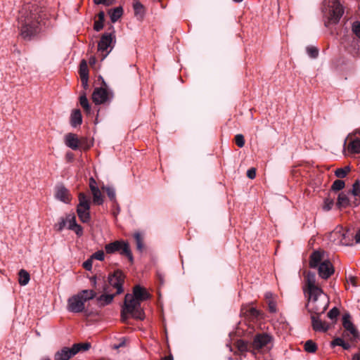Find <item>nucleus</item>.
I'll use <instances>...</instances> for the list:
<instances>
[{
    "mask_svg": "<svg viewBox=\"0 0 360 360\" xmlns=\"http://www.w3.org/2000/svg\"><path fill=\"white\" fill-rule=\"evenodd\" d=\"M41 12V8L32 4H25L20 11L18 17V28L24 39L30 40L39 32Z\"/></svg>",
    "mask_w": 360,
    "mask_h": 360,
    "instance_id": "1",
    "label": "nucleus"
},
{
    "mask_svg": "<svg viewBox=\"0 0 360 360\" xmlns=\"http://www.w3.org/2000/svg\"><path fill=\"white\" fill-rule=\"evenodd\" d=\"M305 293L308 295L307 308L316 315L323 314L329 305V297L323 292L316 281V276L309 272L306 276Z\"/></svg>",
    "mask_w": 360,
    "mask_h": 360,
    "instance_id": "2",
    "label": "nucleus"
},
{
    "mask_svg": "<svg viewBox=\"0 0 360 360\" xmlns=\"http://www.w3.org/2000/svg\"><path fill=\"white\" fill-rule=\"evenodd\" d=\"M96 293L92 290H84L68 300L67 309L72 313H80L85 309V302L94 299Z\"/></svg>",
    "mask_w": 360,
    "mask_h": 360,
    "instance_id": "3",
    "label": "nucleus"
},
{
    "mask_svg": "<svg viewBox=\"0 0 360 360\" xmlns=\"http://www.w3.org/2000/svg\"><path fill=\"white\" fill-rule=\"evenodd\" d=\"M129 314L136 319L143 320L144 319V312L141 307V302L134 299L131 294H127L125 295L124 305L121 311L122 321H126Z\"/></svg>",
    "mask_w": 360,
    "mask_h": 360,
    "instance_id": "4",
    "label": "nucleus"
},
{
    "mask_svg": "<svg viewBox=\"0 0 360 360\" xmlns=\"http://www.w3.org/2000/svg\"><path fill=\"white\" fill-rule=\"evenodd\" d=\"M325 9L328 12V22L336 24L342 17L344 9L338 0H325Z\"/></svg>",
    "mask_w": 360,
    "mask_h": 360,
    "instance_id": "5",
    "label": "nucleus"
},
{
    "mask_svg": "<svg viewBox=\"0 0 360 360\" xmlns=\"http://www.w3.org/2000/svg\"><path fill=\"white\" fill-rule=\"evenodd\" d=\"M272 337L267 333H259L256 335L251 344L252 352H264L271 347Z\"/></svg>",
    "mask_w": 360,
    "mask_h": 360,
    "instance_id": "6",
    "label": "nucleus"
},
{
    "mask_svg": "<svg viewBox=\"0 0 360 360\" xmlns=\"http://www.w3.org/2000/svg\"><path fill=\"white\" fill-rule=\"evenodd\" d=\"M79 204L77 207V213L81 221L89 222L90 220V199L84 193H79Z\"/></svg>",
    "mask_w": 360,
    "mask_h": 360,
    "instance_id": "7",
    "label": "nucleus"
},
{
    "mask_svg": "<svg viewBox=\"0 0 360 360\" xmlns=\"http://www.w3.org/2000/svg\"><path fill=\"white\" fill-rule=\"evenodd\" d=\"M113 98V93L105 87L96 88L92 94V100L95 104L110 102Z\"/></svg>",
    "mask_w": 360,
    "mask_h": 360,
    "instance_id": "8",
    "label": "nucleus"
},
{
    "mask_svg": "<svg viewBox=\"0 0 360 360\" xmlns=\"http://www.w3.org/2000/svg\"><path fill=\"white\" fill-rule=\"evenodd\" d=\"M112 40L113 37L112 34L105 33L102 35L98 45V51L100 53L102 60L110 52L111 49L108 50V48H110Z\"/></svg>",
    "mask_w": 360,
    "mask_h": 360,
    "instance_id": "9",
    "label": "nucleus"
},
{
    "mask_svg": "<svg viewBox=\"0 0 360 360\" xmlns=\"http://www.w3.org/2000/svg\"><path fill=\"white\" fill-rule=\"evenodd\" d=\"M124 281V276L120 271H116L109 276V285L116 289V295L121 294L123 292L122 285Z\"/></svg>",
    "mask_w": 360,
    "mask_h": 360,
    "instance_id": "10",
    "label": "nucleus"
},
{
    "mask_svg": "<svg viewBox=\"0 0 360 360\" xmlns=\"http://www.w3.org/2000/svg\"><path fill=\"white\" fill-rule=\"evenodd\" d=\"M317 267L319 276L323 279L328 278L334 273L333 266L328 259L323 260Z\"/></svg>",
    "mask_w": 360,
    "mask_h": 360,
    "instance_id": "11",
    "label": "nucleus"
},
{
    "mask_svg": "<svg viewBox=\"0 0 360 360\" xmlns=\"http://www.w3.org/2000/svg\"><path fill=\"white\" fill-rule=\"evenodd\" d=\"M64 220L65 221L66 226L70 230L75 231L78 236H81L83 234V229L80 225L77 224L76 217L74 214H68L64 218Z\"/></svg>",
    "mask_w": 360,
    "mask_h": 360,
    "instance_id": "12",
    "label": "nucleus"
},
{
    "mask_svg": "<svg viewBox=\"0 0 360 360\" xmlns=\"http://www.w3.org/2000/svg\"><path fill=\"white\" fill-rule=\"evenodd\" d=\"M350 315L345 314L342 317V325L345 329L351 335L350 339H356L359 337V332L350 320Z\"/></svg>",
    "mask_w": 360,
    "mask_h": 360,
    "instance_id": "13",
    "label": "nucleus"
},
{
    "mask_svg": "<svg viewBox=\"0 0 360 360\" xmlns=\"http://www.w3.org/2000/svg\"><path fill=\"white\" fill-rule=\"evenodd\" d=\"M327 259L324 251L321 250L314 251L310 256L309 266L311 268H316L323 260Z\"/></svg>",
    "mask_w": 360,
    "mask_h": 360,
    "instance_id": "14",
    "label": "nucleus"
},
{
    "mask_svg": "<svg viewBox=\"0 0 360 360\" xmlns=\"http://www.w3.org/2000/svg\"><path fill=\"white\" fill-rule=\"evenodd\" d=\"M55 196L58 200L65 203H69L71 200V195L69 191L63 186L56 187Z\"/></svg>",
    "mask_w": 360,
    "mask_h": 360,
    "instance_id": "15",
    "label": "nucleus"
},
{
    "mask_svg": "<svg viewBox=\"0 0 360 360\" xmlns=\"http://www.w3.org/2000/svg\"><path fill=\"white\" fill-rule=\"evenodd\" d=\"M65 145L72 150H77L80 146V141L77 136L72 133L67 134L64 137Z\"/></svg>",
    "mask_w": 360,
    "mask_h": 360,
    "instance_id": "16",
    "label": "nucleus"
},
{
    "mask_svg": "<svg viewBox=\"0 0 360 360\" xmlns=\"http://www.w3.org/2000/svg\"><path fill=\"white\" fill-rule=\"evenodd\" d=\"M75 355L72 347H63L55 354V360H69Z\"/></svg>",
    "mask_w": 360,
    "mask_h": 360,
    "instance_id": "17",
    "label": "nucleus"
},
{
    "mask_svg": "<svg viewBox=\"0 0 360 360\" xmlns=\"http://www.w3.org/2000/svg\"><path fill=\"white\" fill-rule=\"evenodd\" d=\"M312 326L314 330L326 332L328 330L329 326L325 321H322L319 319L318 315L311 316Z\"/></svg>",
    "mask_w": 360,
    "mask_h": 360,
    "instance_id": "18",
    "label": "nucleus"
},
{
    "mask_svg": "<svg viewBox=\"0 0 360 360\" xmlns=\"http://www.w3.org/2000/svg\"><path fill=\"white\" fill-rule=\"evenodd\" d=\"M134 299L139 300V302L144 301L149 298V294L145 288L140 285H136L133 290V294H131Z\"/></svg>",
    "mask_w": 360,
    "mask_h": 360,
    "instance_id": "19",
    "label": "nucleus"
},
{
    "mask_svg": "<svg viewBox=\"0 0 360 360\" xmlns=\"http://www.w3.org/2000/svg\"><path fill=\"white\" fill-rule=\"evenodd\" d=\"M347 150L350 153H360V136L351 139L347 146Z\"/></svg>",
    "mask_w": 360,
    "mask_h": 360,
    "instance_id": "20",
    "label": "nucleus"
},
{
    "mask_svg": "<svg viewBox=\"0 0 360 360\" xmlns=\"http://www.w3.org/2000/svg\"><path fill=\"white\" fill-rule=\"evenodd\" d=\"M133 8L136 18L141 20L145 14V8L143 4L138 0H134Z\"/></svg>",
    "mask_w": 360,
    "mask_h": 360,
    "instance_id": "21",
    "label": "nucleus"
},
{
    "mask_svg": "<svg viewBox=\"0 0 360 360\" xmlns=\"http://www.w3.org/2000/svg\"><path fill=\"white\" fill-rule=\"evenodd\" d=\"M346 233L347 232H345L342 230H335L330 234V238H334V241L336 240V238L338 240V241L336 243L338 244L341 245H347V241L345 240L346 238Z\"/></svg>",
    "mask_w": 360,
    "mask_h": 360,
    "instance_id": "22",
    "label": "nucleus"
},
{
    "mask_svg": "<svg viewBox=\"0 0 360 360\" xmlns=\"http://www.w3.org/2000/svg\"><path fill=\"white\" fill-rule=\"evenodd\" d=\"M108 13L110 15L111 21L112 22H115L122 15V14H123V8H122V6H118V7L115 8L113 9L109 10Z\"/></svg>",
    "mask_w": 360,
    "mask_h": 360,
    "instance_id": "23",
    "label": "nucleus"
},
{
    "mask_svg": "<svg viewBox=\"0 0 360 360\" xmlns=\"http://www.w3.org/2000/svg\"><path fill=\"white\" fill-rule=\"evenodd\" d=\"M91 193L93 195V201L95 204L101 205L103 202V196L101 191L98 187L91 188Z\"/></svg>",
    "mask_w": 360,
    "mask_h": 360,
    "instance_id": "24",
    "label": "nucleus"
},
{
    "mask_svg": "<svg viewBox=\"0 0 360 360\" xmlns=\"http://www.w3.org/2000/svg\"><path fill=\"white\" fill-rule=\"evenodd\" d=\"M337 205L340 208H345L349 205V200L344 193H340L338 198Z\"/></svg>",
    "mask_w": 360,
    "mask_h": 360,
    "instance_id": "25",
    "label": "nucleus"
},
{
    "mask_svg": "<svg viewBox=\"0 0 360 360\" xmlns=\"http://www.w3.org/2000/svg\"><path fill=\"white\" fill-rule=\"evenodd\" d=\"M122 245V241H115L113 243L107 244L105 247V251L108 254L114 253L116 251H119L120 250V246Z\"/></svg>",
    "mask_w": 360,
    "mask_h": 360,
    "instance_id": "26",
    "label": "nucleus"
},
{
    "mask_svg": "<svg viewBox=\"0 0 360 360\" xmlns=\"http://www.w3.org/2000/svg\"><path fill=\"white\" fill-rule=\"evenodd\" d=\"M82 123V115L79 110H75L71 114V124L77 127Z\"/></svg>",
    "mask_w": 360,
    "mask_h": 360,
    "instance_id": "27",
    "label": "nucleus"
},
{
    "mask_svg": "<svg viewBox=\"0 0 360 360\" xmlns=\"http://www.w3.org/2000/svg\"><path fill=\"white\" fill-rule=\"evenodd\" d=\"M72 347L75 351V354H77L79 352L89 350L91 348V344L89 342L77 343L74 344Z\"/></svg>",
    "mask_w": 360,
    "mask_h": 360,
    "instance_id": "28",
    "label": "nucleus"
},
{
    "mask_svg": "<svg viewBox=\"0 0 360 360\" xmlns=\"http://www.w3.org/2000/svg\"><path fill=\"white\" fill-rule=\"evenodd\" d=\"M18 275H19V283L21 285H25L29 283L30 274L27 271H25L24 269H21L19 271Z\"/></svg>",
    "mask_w": 360,
    "mask_h": 360,
    "instance_id": "29",
    "label": "nucleus"
},
{
    "mask_svg": "<svg viewBox=\"0 0 360 360\" xmlns=\"http://www.w3.org/2000/svg\"><path fill=\"white\" fill-rule=\"evenodd\" d=\"M120 250H121V254L127 256L130 261H132V255L129 249V245L127 243L122 241V245L120 246Z\"/></svg>",
    "mask_w": 360,
    "mask_h": 360,
    "instance_id": "30",
    "label": "nucleus"
},
{
    "mask_svg": "<svg viewBox=\"0 0 360 360\" xmlns=\"http://www.w3.org/2000/svg\"><path fill=\"white\" fill-rule=\"evenodd\" d=\"M79 75L81 77H89V70L85 60H82L79 65Z\"/></svg>",
    "mask_w": 360,
    "mask_h": 360,
    "instance_id": "31",
    "label": "nucleus"
},
{
    "mask_svg": "<svg viewBox=\"0 0 360 360\" xmlns=\"http://www.w3.org/2000/svg\"><path fill=\"white\" fill-rule=\"evenodd\" d=\"M331 345L333 347H335V346H341L343 347V349H349L350 348V345L348 344V343H346L342 338H337L335 339H334L332 342H331Z\"/></svg>",
    "mask_w": 360,
    "mask_h": 360,
    "instance_id": "32",
    "label": "nucleus"
},
{
    "mask_svg": "<svg viewBox=\"0 0 360 360\" xmlns=\"http://www.w3.org/2000/svg\"><path fill=\"white\" fill-rule=\"evenodd\" d=\"M304 349L306 352L309 353H314L317 349V346L314 342L309 340H307L304 344Z\"/></svg>",
    "mask_w": 360,
    "mask_h": 360,
    "instance_id": "33",
    "label": "nucleus"
},
{
    "mask_svg": "<svg viewBox=\"0 0 360 360\" xmlns=\"http://www.w3.org/2000/svg\"><path fill=\"white\" fill-rule=\"evenodd\" d=\"M114 298V295H102L98 299V302L102 305L110 303Z\"/></svg>",
    "mask_w": 360,
    "mask_h": 360,
    "instance_id": "34",
    "label": "nucleus"
},
{
    "mask_svg": "<svg viewBox=\"0 0 360 360\" xmlns=\"http://www.w3.org/2000/svg\"><path fill=\"white\" fill-rule=\"evenodd\" d=\"M350 171L349 167H345L344 168L337 169L335 172V174L338 178H344L347 176L348 172Z\"/></svg>",
    "mask_w": 360,
    "mask_h": 360,
    "instance_id": "35",
    "label": "nucleus"
},
{
    "mask_svg": "<svg viewBox=\"0 0 360 360\" xmlns=\"http://www.w3.org/2000/svg\"><path fill=\"white\" fill-rule=\"evenodd\" d=\"M236 347H237L238 349L241 352H246L250 348V346L248 344V342H246L242 340H239L236 342Z\"/></svg>",
    "mask_w": 360,
    "mask_h": 360,
    "instance_id": "36",
    "label": "nucleus"
},
{
    "mask_svg": "<svg viewBox=\"0 0 360 360\" xmlns=\"http://www.w3.org/2000/svg\"><path fill=\"white\" fill-rule=\"evenodd\" d=\"M79 103L82 107L86 111H90V105L85 94L80 96Z\"/></svg>",
    "mask_w": 360,
    "mask_h": 360,
    "instance_id": "37",
    "label": "nucleus"
},
{
    "mask_svg": "<svg viewBox=\"0 0 360 360\" xmlns=\"http://www.w3.org/2000/svg\"><path fill=\"white\" fill-rule=\"evenodd\" d=\"M345 181L342 180H335L332 185V189L334 191H340L345 187Z\"/></svg>",
    "mask_w": 360,
    "mask_h": 360,
    "instance_id": "38",
    "label": "nucleus"
},
{
    "mask_svg": "<svg viewBox=\"0 0 360 360\" xmlns=\"http://www.w3.org/2000/svg\"><path fill=\"white\" fill-rule=\"evenodd\" d=\"M351 193L354 196H358L360 194V181L359 180L354 183Z\"/></svg>",
    "mask_w": 360,
    "mask_h": 360,
    "instance_id": "39",
    "label": "nucleus"
},
{
    "mask_svg": "<svg viewBox=\"0 0 360 360\" xmlns=\"http://www.w3.org/2000/svg\"><path fill=\"white\" fill-rule=\"evenodd\" d=\"M134 238L136 242V246H137L138 250L141 251L143 248V240H142V237H141V234L139 233H136L134 234Z\"/></svg>",
    "mask_w": 360,
    "mask_h": 360,
    "instance_id": "40",
    "label": "nucleus"
},
{
    "mask_svg": "<svg viewBox=\"0 0 360 360\" xmlns=\"http://www.w3.org/2000/svg\"><path fill=\"white\" fill-rule=\"evenodd\" d=\"M333 200L331 199V198H326L324 200V203H323V209L326 211H329L330 210H331L333 205Z\"/></svg>",
    "mask_w": 360,
    "mask_h": 360,
    "instance_id": "41",
    "label": "nucleus"
},
{
    "mask_svg": "<svg viewBox=\"0 0 360 360\" xmlns=\"http://www.w3.org/2000/svg\"><path fill=\"white\" fill-rule=\"evenodd\" d=\"M102 188L107 193L108 196L111 200H115V191L113 188L110 187H103Z\"/></svg>",
    "mask_w": 360,
    "mask_h": 360,
    "instance_id": "42",
    "label": "nucleus"
},
{
    "mask_svg": "<svg viewBox=\"0 0 360 360\" xmlns=\"http://www.w3.org/2000/svg\"><path fill=\"white\" fill-rule=\"evenodd\" d=\"M235 141L236 145L240 148L243 147L245 145L244 136L242 134H237L235 136Z\"/></svg>",
    "mask_w": 360,
    "mask_h": 360,
    "instance_id": "43",
    "label": "nucleus"
},
{
    "mask_svg": "<svg viewBox=\"0 0 360 360\" xmlns=\"http://www.w3.org/2000/svg\"><path fill=\"white\" fill-rule=\"evenodd\" d=\"M307 53L311 58H316L319 54L318 49L314 46H309L307 49Z\"/></svg>",
    "mask_w": 360,
    "mask_h": 360,
    "instance_id": "44",
    "label": "nucleus"
},
{
    "mask_svg": "<svg viewBox=\"0 0 360 360\" xmlns=\"http://www.w3.org/2000/svg\"><path fill=\"white\" fill-rule=\"evenodd\" d=\"M352 32L359 38H360V22L356 21L352 25Z\"/></svg>",
    "mask_w": 360,
    "mask_h": 360,
    "instance_id": "45",
    "label": "nucleus"
},
{
    "mask_svg": "<svg viewBox=\"0 0 360 360\" xmlns=\"http://www.w3.org/2000/svg\"><path fill=\"white\" fill-rule=\"evenodd\" d=\"M91 257L92 259H95L99 261H103L104 259V252L103 250H98L94 253Z\"/></svg>",
    "mask_w": 360,
    "mask_h": 360,
    "instance_id": "46",
    "label": "nucleus"
},
{
    "mask_svg": "<svg viewBox=\"0 0 360 360\" xmlns=\"http://www.w3.org/2000/svg\"><path fill=\"white\" fill-rule=\"evenodd\" d=\"M339 314V310L336 307H333L328 313V317L330 319H335Z\"/></svg>",
    "mask_w": 360,
    "mask_h": 360,
    "instance_id": "47",
    "label": "nucleus"
},
{
    "mask_svg": "<svg viewBox=\"0 0 360 360\" xmlns=\"http://www.w3.org/2000/svg\"><path fill=\"white\" fill-rule=\"evenodd\" d=\"M66 226L65 221L64 220V218H61L60 221L55 224V229L58 231H61Z\"/></svg>",
    "mask_w": 360,
    "mask_h": 360,
    "instance_id": "48",
    "label": "nucleus"
},
{
    "mask_svg": "<svg viewBox=\"0 0 360 360\" xmlns=\"http://www.w3.org/2000/svg\"><path fill=\"white\" fill-rule=\"evenodd\" d=\"M247 312L248 315L252 318H257L259 315V311L253 307L250 308Z\"/></svg>",
    "mask_w": 360,
    "mask_h": 360,
    "instance_id": "49",
    "label": "nucleus"
},
{
    "mask_svg": "<svg viewBox=\"0 0 360 360\" xmlns=\"http://www.w3.org/2000/svg\"><path fill=\"white\" fill-rule=\"evenodd\" d=\"M96 4H103L105 6H110L114 4V0H93Z\"/></svg>",
    "mask_w": 360,
    "mask_h": 360,
    "instance_id": "50",
    "label": "nucleus"
},
{
    "mask_svg": "<svg viewBox=\"0 0 360 360\" xmlns=\"http://www.w3.org/2000/svg\"><path fill=\"white\" fill-rule=\"evenodd\" d=\"M268 305L271 312L275 313L276 311V303L275 300H269Z\"/></svg>",
    "mask_w": 360,
    "mask_h": 360,
    "instance_id": "51",
    "label": "nucleus"
},
{
    "mask_svg": "<svg viewBox=\"0 0 360 360\" xmlns=\"http://www.w3.org/2000/svg\"><path fill=\"white\" fill-rule=\"evenodd\" d=\"M92 261L93 259H91V257H90L89 259H87L86 261H85L84 263H83V266L85 269L88 270V271H90L91 270V268H92Z\"/></svg>",
    "mask_w": 360,
    "mask_h": 360,
    "instance_id": "52",
    "label": "nucleus"
},
{
    "mask_svg": "<svg viewBox=\"0 0 360 360\" xmlns=\"http://www.w3.org/2000/svg\"><path fill=\"white\" fill-rule=\"evenodd\" d=\"M103 27V21L96 20L94 22V30L96 31H100Z\"/></svg>",
    "mask_w": 360,
    "mask_h": 360,
    "instance_id": "53",
    "label": "nucleus"
},
{
    "mask_svg": "<svg viewBox=\"0 0 360 360\" xmlns=\"http://www.w3.org/2000/svg\"><path fill=\"white\" fill-rule=\"evenodd\" d=\"M247 176L248 178L253 179L256 176V169L255 168H250L247 172Z\"/></svg>",
    "mask_w": 360,
    "mask_h": 360,
    "instance_id": "54",
    "label": "nucleus"
},
{
    "mask_svg": "<svg viewBox=\"0 0 360 360\" xmlns=\"http://www.w3.org/2000/svg\"><path fill=\"white\" fill-rule=\"evenodd\" d=\"M347 283H351L353 286H357V278L355 276H349L347 278Z\"/></svg>",
    "mask_w": 360,
    "mask_h": 360,
    "instance_id": "55",
    "label": "nucleus"
},
{
    "mask_svg": "<svg viewBox=\"0 0 360 360\" xmlns=\"http://www.w3.org/2000/svg\"><path fill=\"white\" fill-rule=\"evenodd\" d=\"M264 296L267 302H269V300H274V296L271 292H266Z\"/></svg>",
    "mask_w": 360,
    "mask_h": 360,
    "instance_id": "56",
    "label": "nucleus"
},
{
    "mask_svg": "<svg viewBox=\"0 0 360 360\" xmlns=\"http://www.w3.org/2000/svg\"><path fill=\"white\" fill-rule=\"evenodd\" d=\"M88 80L89 77H81L82 84L84 89L88 87Z\"/></svg>",
    "mask_w": 360,
    "mask_h": 360,
    "instance_id": "57",
    "label": "nucleus"
},
{
    "mask_svg": "<svg viewBox=\"0 0 360 360\" xmlns=\"http://www.w3.org/2000/svg\"><path fill=\"white\" fill-rule=\"evenodd\" d=\"M96 181L93 178H91L89 179V188H90V189L91 190V188H93V187H97L96 186Z\"/></svg>",
    "mask_w": 360,
    "mask_h": 360,
    "instance_id": "58",
    "label": "nucleus"
},
{
    "mask_svg": "<svg viewBox=\"0 0 360 360\" xmlns=\"http://www.w3.org/2000/svg\"><path fill=\"white\" fill-rule=\"evenodd\" d=\"M104 18H105L104 12L103 11L99 12L98 14V20L104 21Z\"/></svg>",
    "mask_w": 360,
    "mask_h": 360,
    "instance_id": "59",
    "label": "nucleus"
},
{
    "mask_svg": "<svg viewBox=\"0 0 360 360\" xmlns=\"http://www.w3.org/2000/svg\"><path fill=\"white\" fill-rule=\"evenodd\" d=\"M355 240L356 243H360V229L356 233Z\"/></svg>",
    "mask_w": 360,
    "mask_h": 360,
    "instance_id": "60",
    "label": "nucleus"
},
{
    "mask_svg": "<svg viewBox=\"0 0 360 360\" xmlns=\"http://www.w3.org/2000/svg\"><path fill=\"white\" fill-rule=\"evenodd\" d=\"M96 62V59L95 57H91L89 58V64H90V65H95Z\"/></svg>",
    "mask_w": 360,
    "mask_h": 360,
    "instance_id": "61",
    "label": "nucleus"
},
{
    "mask_svg": "<svg viewBox=\"0 0 360 360\" xmlns=\"http://www.w3.org/2000/svg\"><path fill=\"white\" fill-rule=\"evenodd\" d=\"M352 360H360V354L356 353L353 355Z\"/></svg>",
    "mask_w": 360,
    "mask_h": 360,
    "instance_id": "62",
    "label": "nucleus"
},
{
    "mask_svg": "<svg viewBox=\"0 0 360 360\" xmlns=\"http://www.w3.org/2000/svg\"><path fill=\"white\" fill-rule=\"evenodd\" d=\"M352 134L360 136V129H356Z\"/></svg>",
    "mask_w": 360,
    "mask_h": 360,
    "instance_id": "63",
    "label": "nucleus"
},
{
    "mask_svg": "<svg viewBox=\"0 0 360 360\" xmlns=\"http://www.w3.org/2000/svg\"><path fill=\"white\" fill-rule=\"evenodd\" d=\"M164 360H173V358H172V356H169L165 357Z\"/></svg>",
    "mask_w": 360,
    "mask_h": 360,
    "instance_id": "64",
    "label": "nucleus"
}]
</instances>
